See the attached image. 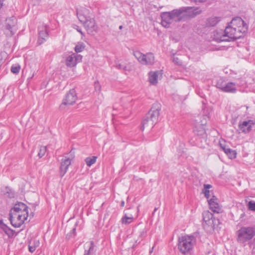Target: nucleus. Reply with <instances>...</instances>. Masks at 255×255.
Listing matches in <instances>:
<instances>
[{
    "instance_id": "1",
    "label": "nucleus",
    "mask_w": 255,
    "mask_h": 255,
    "mask_svg": "<svg viewBox=\"0 0 255 255\" xmlns=\"http://www.w3.org/2000/svg\"><path fill=\"white\" fill-rule=\"evenodd\" d=\"M248 29L247 23L240 17H236L226 27L224 34L216 39L218 42L234 41L243 37Z\"/></svg>"
},
{
    "instance_id": "2",
    "label": "nucleus",
    "mask_w": 255,
    "mask_h": 255,
    "mask_svg": "<svg viewBox=\"0 0 255 255\" xmlns=\"http://www.w3.org/2000/svg\"><path fill=\"white\" fill-rule=\"evenodd\" d=\"M197 10L194 7L185 6L173 9L171 11L162 12L160 15L161 23L164 27H169L175 18L178 21H181L184 18L195 16L197 14Z\"/></svg>"
},
{
    "instance_id": "3",
    "label": "nucleus",
    "mask_w": 255,
    "mask_h": 255,
    "mask_svg": "<svg viewBox=\"0 0 255 255\" xmlns=\"http://www.w3.org/2000/svg\"><path fill=\"white\" fill-rule=\"evenodd\" d=\"M161 109V105L158 102L153 104L149 111L143 118L140 127L141 130L145 128H152L158 122Z\"/></svg>"
},
{
    "instance_id": "4",
    "label": "nucleus",
    "mask_w": 255,
    "mask_h": 255,
    "mask_svg": "<svg viewBox=\"0 0 255 255\" xmlns=\"http://www.w3.org/2000/svg\"><path fill=\"white\" fill-rule=\"evenodd\" d=\"M89 14V10L85 8L77 10V15L79 21L84 24L89 34H94L93 32L97 30V26L96 25L94 19Z\"/></svg>"
},
{
    "instance_id": "5",
    "label": "nucleus",
    "mask_w": 255,
    "mask_h": 255,
    "mask_svg": "<svg viewBox=\"0 0 255 255\" xmlns=\"http://www.w3.org/2000/svg\"><path fill=\"white\" fill-rule=\"evenodd\" d=\"M237 235L238 242L245 245L255 237V226L242 227L237 232Z\"/></svg>"
},
{
    "instance_id": "6",
    "label": "nucleus",
    "mask_w": 255,
    "mask_h": 255,
    "mask_svg": "<svg viewBox=\"0 0 255 255\" xmlns=\"http://www.w3.org/2000/svg\"><path fill=\"white\" fill-rule=\"evenodd\" d=\"M194 238L193 236H184L179 237L178 240V249L184 255L190 254L193 248Z\"/></svg>"
},
{
    "instance_id": "7",
    "label": "nucleus",
    "mask_w": 255,
    "mask_h": 255,
    "mask_svg": "<svg viewBox=\"0 0 255 255\" xmlns=\"http://www.w3.org/2000/svg\"><path fill=\"white\" fill-rule=\"evenodd\" d=\"M28 216V212L23 214H18L11 212L9 213V220L11 225L14 228H19L24 223V221L27 219Z\"/></svg>"
},
{
    "instance_id": "8",
    "label": "nucleus",
    "mask_w": 255,
    "mask_h": 255,
    "mask_svg": "<svg viewBox=\"0 0 255 255\" xmlns=\"http://www.w3.org/2000/svg\"><path fill=\"white\" fill-rule=\"evenodd\" d=\"M17 19L14 16L7 18L3 24L4 33L8 36L13 35L16 31Z\"/></svg>"
},
{
    "instance_id": "9",
    "label": "nucleus",
    "mask_w": 255,
    "mask_h": 255,
    "mask_svg": "<svg viewBox=\"0 0 255 255\" xmlns=\"http://www.w3.org/2000/svg\"><path fill=\"white\" fill-rule=\"evenodd\" d=\"M78 99L75 89H70L66 94L62 103L59 106L60 110H64L66 106L73 105Z\"/></svg>"
},
{
    "instance_id": "10",
    "label": "nucleus",
    "mask_w": 255,
    "mask_h": 255,
    "mask_svg": "<svg viewBox=\"0 0 255 255\" xmlns=\"http://www.w3.org/2000/svg\"><path fill=\"white\" fill-rule=\"evenodd\" d=\"M83 49H75L76 53H73L68 56L66 59V65L68 67H75L77 63L80 62L82 60V56L78 54V53L82 51Z\"/></svg>"
},
{
    "instance_id": "11",
    "label": "nucleus",
    "mask_w": 255,
    "mask_h": 255,
    "mask_svg": "<svg viewBox=\"0 0 255 255\" xmlns=\"http://www.w3.org/2000/svg\"><path fill=\"white\" fill-rule=\"evenodd\" d=\"M255 125V121L249 120L248 121H240L239 123V129L245 134L249 133L251 131L253 126Z\"/></svg>"
},
{
    "instance_id": "12",
    "label": "nucleus",
    "mask_w": 255,
    "mask_h": 255,
    "mask_svg": "<svg viewBox=\"0 0 255 255\" xmlns=\"http://www.w3.org/2000/svg\"><path fill=\"white\" fill-rule=\"evenodd\" d=\"M10 211H11V212L13 213H19L20 212L21 214H23L26 212H28V207L24 203L20 202H18L17 203L15 204L14 207L11 209Z\"/></svg>"
},
{
    "instance_id": "13",
    "label": "nucleus",
    "mask_w": 255,
    "mask_h": 255,
    "mask_svg": "<svg viewBox=\"0 0 255 255\" xmlns=\"http://www.w3.org/2000/svg\"><path fill=\"white\" fill-rule=\"evenodd\" d=\"M47 30L48 29L47 26L39 28L38 38L37 40V43L38 45L43 43L48 38V34Z\"/></svg>"
},
{
    "instance_id": "14",
    "label": "nucleus",
    "mask_w": 255,
    "mask_h": 255,
    "mask_svg": "<svg viewBox=\"0 0 255 255\" xmlns=\"http://www.w3.org/2000/svg\"><path fill=\"white\" fill-rule=\"evenodd\" d=\"M202 216L203 220V227L204 229L208 230V227L211 223L212 219L214 216L209 211H204L202 213Z\"/></svg>"
},
{
    "instance_id": "15",
    "label": "nucleus",
    "mask_w": 255,
    "mask_h": 255,
    "mask_svg": "<svg viewBox=\"0 0 255 255\" xmlns=\"http://www.w3.org/2000/svg\"><path fill=\"white\" fill-rule=\"evenodd\" d=\"M71 163V159L69 158L62 159L60 172V175L61 177H63L67 172L68 168Z\"/></svg>"
},
{
    "instance_id": "16",
    "label": "nucleus",
    "mask_w": 255,
    "mask_h": 255,
    "mask_svg": "<svg viewBox=\"0 0 255 255\" xmlns=\"http://www.w3.org/2000/svg\"><path fill=\"white\" fill-rule=\"evenodd\" d=\"M0 228L4 232L8 238H11L14 236L15 231L5 224L2 220H0Z\"/></svg>"
},
{
    "instance_id": "17",
    "label": "nucleus",
    "mask_w": 255,
    "mask_h": 255,
    "mask_svg": "<svg viewBox=\"0 0 255 255\" xmlns=\"http://www.w3.org/2000/svg\"><path fill=\"white\" fill-rule=\"evenodd\" d=\"M221 20V17L218 16H212L207 19L206 21V27H213L215 26Z\"/></svg>"
},
{
    "instance_id": "18",
    "label": "nucleus",
    "mask_w": 255,
    "mask_h": 255,
    "mask_svg": "<svg viewBox=\"0 0 255 255\" xmlns=\"http://www.w3.org/2000/svg\"><path fill=\"white\" fill-rule=\"evenodd\" d=\"M237 89L235 84L233 82L226 83L225 87H224V89L223 90V92L227 93H235Z\"/></svg>"
},
{
    "instance_id": "19",
    "label": "nucleus",
    "mask_w": 255,
    "mask_h": 255,
    "mask_svg": "<svg viewBox=\"0 0 255 255\" xmlns=\"http://www.w3.org/2000/svg\"><path fill=\"white\" fill-rule=\"evenodd\" d=\"M194 133L198 136L202 137L206 136V133L205 128L202 125H200L199 127H195L193 130Z\"/></svg>"
},
{
    "instance_id": "20",
    "label": "nucleus",
    "mask_w": 255,
    "mask_h": 255,
    "mask_svg": "<svg viewBox=\"0 0 255 255\" xmlns=\"http://www.w3.org/2000/svg\"><path fill=\"white\" fill-rule=\"evenodd\" d=\"M143 61L142 64H152L154 61V57L152 53H147L144 54Z\"/></svg>"
},
{
    "instance_id": "21",
    "label": "nucleus",
    "mask_w": 255,
    "mask_h": 255,
    "mask_svg": "<svg viewBox=\"0 0 255 255\" xmlns=\"http://www.w3.org/2000/svg\"><path fill=\"white\" fill-rule=\"evenodd\" d=\"M220 224V222L218 218L214 217L212 219V221L210 223V225L208 227L209 230H215L216 229H218V228H220L219 225Z\"/></svg>"
},
{
    "instance_id": "22",
    "label": "nucleus",
    "mask_w": 255,
    "mask_h": 255,
    "mask_svg": "<svg viewBox=\"0 0 255 255\" xmlns=\"http://www.w3.org/2000/svg\"><path fill=\"white\" fill-rule=\"evenodd\" d=\"M208 203L210 209L214 213H219L221 211L219 204L217 202L213 201L212 200H208Z\"/></svg>"
},
{
    "instance_id": "23",
    "label": "nucleus",
    "mask_w": 255,
    "mask_h": 255,
    "mask_svg": "<svg viewBox=\"0 0 255 255\" xmlns=\"http://www.w3.org/2000/svg\"><path fill=\"white\" fill-rule=\"evenodd\" d=\"M96 250L93 241H91L89 244L88 249H85L84 255H95Z\"/></svg>"
},
{
    "instance_id": "24",
    "label": "nucleus",
    "mask_w": 255,
    "mask_h": 255,
    "mask_svg": "<svg viewBox=\"0 0 255 255\" xmlns=\"http://www.w3.org/2000/svg\"><path fill=\"white\" fill-rule=\"evenodd\" d=\"M158 71H150L149 73V81L153 85H155L157 83Z\"/></svg>"
},
{
    "instance_id": "25",
    "label": "nucleus",
    "mask_w": 255,
    "mask_h": 255,
    "mask_svg": "<svg viewBox=\"0 0 255 255\" xmlns=\"http://www.w3.org/2000/svg\"><path fill=\"white\" fill-rule=\"evenodd\" d=\"M133 217H128L127 214H125L121 219V222L123 224H129L131 223L133 221Z\"/></svg>"
},
{
    "instance_id": "26",
    "label": "nucleus",
    "mask_w": 255,
    "mask_h": 255,
    "mask_svg": "<svg viewBox=\"0 0 255 255\" xmlns=\"http://www.w3.org/2000/svg\"><path fill=\"white\" fill-rule=\"evenodd\" d=\"M97 156H93L92 157H88L85 159V161L88 166H91L94 164L97 160Z\"/></svg>"
},
{
    "instance_id": "27",
    "label": "nucleus",
    "mask_w": 255,
    "mask_h": 255,
    "mask_svg": "<svg viewBox=\"0 0 255 255\" xmlns=\"http://www.w3.org/2000/svg\"><path fill=\"white\" fill-rule=\"evenodd\" d=\"M4 194L9 198H13L14 197L15 193L14 191L8 187H6L5 188Z\"/></svg>"
},
{
    "instance_id": "28",
    "label": "nucleus",
    "mask_w": 255,
    "mask_h": 255,
    "mask_svg": "<svg viewBox=\"0 0 255 255\" xmlns=\"http://www.w3.org/2000/svg\"><path fill=\"white\" fill-rule=\"evenodd\" d=\"M133 54L139 62L141 63L143 62L144 54L142 53L138 50H136L133 51Z\"/></svg>"
},
{
    "instance_id": "29",
    "label": "nucleus",
    "mask_w": 255,
    "mask_h": 255,
    "mask_svg": "<svg viewBox=\"0 0 255 255\" xmlns=\"http://www.w3.org/2000/svg\"><path fill=\"white\" fill-rule=\"evenodd\" d=\"M226 154L230 159H235L237 156V152L235 150L229 148L226 153Z\"/></svg>"
},
{
    "instance_id": "30",
    "label": "nucleus",
    "mask_w": 255,
    "mask_h": 255,
    "mask_svg": "<svg viewBox=\"0 0 255 255\" xmlns=\"http://www.w3.org/2000/svg\"><path fill=\"white\" fill-rule=\"evenodd\" d=\"M212 185L210 184H204V191L203 193L204 194L205 197L209 199L210 197V191L209 190V189L212 188Z\"/></svg>"
},
{
    "instance_id": "31",
    "label": "nucleus",
    "mask_w": 255,
    "mask_h": 255,
    "mask_svg": "<svg viewBox=\"0 0 255 255\" xmlns=\"http://www.w3.org/2000/svg\"><path fill=\"white\" fill-rule=\"evenodd\" d=\"M226 84V83L224 81V80L222 78H220L217 82L216 87L218 89H220L222 91H223L224 87H225Z\"/></svg>"
},
{
    "instance_id": "32",
    "label": "nucleus",
    "mask_w": 255,
    "mask_h": 255,
    "mask_svg": "<svg viewBox=\"0 0 255 255\" xmlns=\"http://www.w3.org/2000/svg\"><path fill=\"white\" fill-rule=\"evenodd\" d=\"M20 69V66L19 64L12 65L11 67V72L13 73L17 74L19 72Z\"/></svg>"
},
{
    "instance_id": "33",
    "label": "nucleus",
    "mask_w": 255,
    "mask_h": 255,
    "mask_svg": "<svg viewBox=\"0 0 255 255\" xmlns=\"http://www.w3.org/2000/svg\"><path fill=\"white\" fill-rule=\"evenodd\" d=\"M116 67L119 69H123L125 71H129L131 70L129 66L121 63L117 64Z\"/></svg>"
},
{
    "instance_id": "34",
    "label": "nucleus",
    "mask_w": 255,
    "mask_h": 255,
    "mask_svg": "<svg viewBox=\"0 0 255 255\" xmlns=\"http://www.w3.org/2000/svg\"><path fill=\"white\" fill-rule=\"evenodd\" d=\"M47 150L46 146H41L39 148V152L38 153V156L39 158H42L45 154Z\"/></svg>"
},
{
    "instance_id": "35",
    "label": "nucleus",
    "mask_w": 255,
    "mask_h": 255,
    "mask_svg": "<svg viewBox=\"0 0 255 255\" xmlns=\"http://www.w3.org/2000/svg\"><path fill=\"white\" fill-rule=\"evenodd\" d=\"M248 207L249 210L255 211V202L254 201H250L248 204Z\"/></svg>"
},
{
    "instance_id": "36",
    "label": "nucleus",
    "mask_w": 255,
    "mask_h": 255,
    "mask_svg": "<svg viewBox=\"0 0 255 255\" xmlns=\"http://www.w3.org/2000/svg\"><path fill=\"white\" fill-rule=\"evenodd\" d=\"M38 246V243L37 244V245L33 244V245H31V242H29V245H28V250L29 251L30 253H33L36 249V247Z\"/></svg>"
},
{
    "instance_id": "37",
    "label": "nucleus",
    "mask_w": 255,
    "mask_h": 255,
    "mask_svg": "<svg viewBox=\"0 0 255 255\" xmlns=\"http://www.w3.org/2000/svg\"><path fill=\"white\" fill-rule=\"evenodd\" d=\"M242 51H240V52H241L243 53V58H247L250 55L249 53V49H241Z\"/></svg>"
},
{
    "instance_id": "38",
    "label": "nucleus",
    "mask_w": 255,
    "mask_h": 255,
    "mask_svg": "<svg viewBox=\"0 0 255 255\" xmlns=\"http://www.w3.org/2000/svg\"><path fill=\"white\" fill-rule=\"evenodd\" d=\"M94 88L96 92H100L101 89V85L98 81H95L94 83Z\"/></svg>"
},
{
    "instance_id": "39",
    "label": "nucleus",
    "mask_w": 255,
    "mask_h": 255,
    "mask_svg": "<svg viewBox=\"0 0 255 255\" xmlns=\"http://www.w3.org/2000/svg\"><path fill=\"white\" fill-rule=\"evenodd\" d=\"M189 58L195 59L198 60L199 58V54L197 53H195L194 52L193 53H191L188 55Z\"/></svg>"
},
{
    "instance_id": "40",
    "label": "nucleus",
    "mask_w": 255,
    "mask_h": 255,
    "mask_svg": "<svg viewBox=\"0 0 255 255\" xmlns=\"http://www.w3.org/2000/svg\"><path fill=\"white\" fill-rule=\"evenodd\" d=\"M173 62L177 65H180L182 64V62L179 60L177 57H174L172 59Z\"/></svg>"
},
{
    "instance_id": "41",
    "label": "nucleus",
    "mask_w": 255,
    "mask_h": 255,
    "mask_svg": "<svg viewBox=\"0 0 255 255\" xmlns=\"http://www.w3.org/2000/svg\"><path fill=\"white\" fill-rule=\"evenodd\" d=\"M220 145L221 148L222 149V150L224 151V152L226 153L229 148V147L227 146L226 145L223 144L222 143H220Z\"/></svg>"
},
{
    "instance_id": "42",
    "label": "nucleus",
    "mask_w": 255,
    "mask_h": 255,
    "mask_svg": "<svg viewBox=\"0 0 255 255\" xmlns=\"http://www.w3.org/2000/svg\"><path fill=\"white\" fill-rule=\"evenodd\" d=\"M78 222H77L75 223V224L74 225V227L72 229V230H71V231L70 232V234H73V236H75L76 235V226L78 225Z\"/></svg>"
},
{
    "instance_id": "43",
    "label": "nucleus",
    "mask_w": 255,
    "mask_h": 255,
    "mask_svg": "<svg viewBox=\"0 0 255 255\" xmlns=\"http://www.w3.org/2000/svg\"><path fill=\"white\" fill-rule=\"evenodd\" d=\"M75 29H76L79 32H80L82 35L83 34V32L80 28H79L78 26L74 25L73 27Z\"/></svg>"
},
{
    "instance_id": "44",
    "label": "nucleus",
    "mask_w": 255,
    "mask_h": 255,
    "mask_svg": "<svg viewBox=\"0 0 255 255\" xmlns=\"http://www.w3.org/2000/svg\"><path fill=\"white\" fill-rule=\"evenodd\" d=\"M86 46L84 44H78L75 46L74 48H85Z\"/></svg>"
},
{
    "instance_id": "45",
    "label": "nucleus",
    "mask_w": 255,
    "mask_h": 255,
    "mask_svg": "<svg viewBox=\"0 0 255 255\" xmlns=\"http://www.w3.org/2000/svg\"><path fill=\"white\" fill-rule=\"evenodd\" d=\"M210 200H212L213 201H214V202H217V198H216V196H213L212 197Z\"/></svg>"
},
{
    "instance_id": "46",
    "label": "nucleus",
    "mask_w": 255,
    "mask_h": 255,
    "mask_svg": "<svg viewBox=\"0 0 255 255\" xmlns=\"http://www.w3.org/2000/svg\"><path fill=\"white\" fill-rule=\"evenodd\" d=\"M124 206H125V202L123 201L121 203V206L124 207Z\"/></svg>"
},
{
    "instance_id": "47",
    "label": "nucleus",
    "mask_w": 255,
    "mask_h": 255,
    "mask_svg": "<svg viewBox=\"0 0 255 255\" xmlns=\"http://www.w3.org/2000/svg\"><path fill=\"white\" fill-rule=\"evenodd\" d=\"M1 6H2L1 0H0V8L1 7Z\"/></svg>"
},
{
    "instance_id": "48",
    "label": "nucleus",
    "mask_w": 255,
    "mask_h": 255,
    "mask_svg": "<svg viewBox=\"0 0 255 255\" xmlns=\"http://www.w3.org/2000/svg\"><path fill=\"white\" fill-rule=\"evenodd\" d=\"M153 247H152V249L149 251V253L151 254L153 251Z\"/></svg>"
},
{
    "instance_id": "49",
    "label": "nucleus",
    "mask_w": 255,
    "mask_h": 255,
    "mask_svg": "<svg viewBox=\"0 0 255 255\" xmlns=\"http://www.w3.org/2000/svg\"><path fill=\"white\" fill-rule=\"evenodd\" d=\"M119 28L120 29H122L123 28V26L122 25L120 26Z\"/></svg>"
},
{
    "instance_id": "50",
    "label": "nucleus",
    "mask_w": 255,
    "mask_h": 255,
    "mask_svg": "<svg viewBox=\"0 0 255 255\" xmlns=\"http://www.w3.org/2000/svg\"><path fill=\"white\" fill-rule=\"evenodd\" d=\"M145 234V232L144 231H142V233L141 234V235H142Z\"/></svg>"
},
{
    "instance_id": "51",
    "label": "nucleus",
    "mask_w": 255,
    "mask_h": 255,
    "mask_svg": "<svg viewBox=\"0 0 255 255\" xmlns=\"http://www.w3.org/2000/svg\"><path fill=\"white\" fill-rule=\"evenodd\" d=\"M157 210V208H155L154 210V213Z\"/></svg>"
},
{
    "instance_id": "52",
    "label": "nucleus",
    "mask_w": 255,
    "mask_h": 255,
    "mask_svg": "<svg viewBox=\"0 0 255 255\" xmlns=\"http://www.w3.org/2000/svg\"><path fill=\"white\" fill-rule=\"evenodd\" d=\"M172 54H173V55H175V53H174L172 52Z\"/></svg>"
},
{
    "instance_id": "53",
    "label": "nucleus",
    "mask_w": 255,
    "mask_h": 255,
    "mask_svg": "<svg viewBox=\"0 0 255 255\" xmlns=\"http://www.w3.org/2000/svg\"><path fill=\"white\" fill-rule=\"evenodd\" d=\"M254 242L255 243V238H254Z\"/></svg>"
},
{
    "instance_id": "54",
    "label": "nucleus",
    "mask_w": 255,
    "mask_h": 255,
    "mask_svg": "<svg viewBox=\"0 0 255 255\" xmlns=\"http://www.w3.org/2000/svg\"><path fill=\"white\" fill-rule=\"evenodd\" d=\"M139 2H140L141 0H137Z\"/></svg>"
}]
</instances>
